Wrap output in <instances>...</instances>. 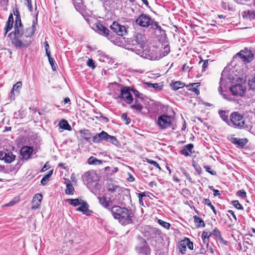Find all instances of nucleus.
<instances>
[{"label": "nucleus", "mask_w": 255, "mask_h": 255, "mask_svg": "<svg viewBox=\"0 0 255 255\" xmlns=\"http://www.w3.org/2000/svg\"><path fill=\"white\" fill-rule=\"evenodd\" d=\"M66 201L70 205L74 207H76L81 205L82 203L83 200L79 199H67Z\"/></svg>", "instance_id": "nucleus-28"}, {"label": "nucleus", "mask_w": 255, "mask_h": 255, "mask_svg": "<svg viewBox=\"0 0 255 255\" xmlns=\"http://www.w3.org/2000/svg\"><path fill=\"white\" fill-rule=\"evenodd\" d=\"M119 188V186L114 185L113 183H110L108 185L107 189L109 191L111 192H114L117 191V189Z\"/></svg>", "instance_id": "nucleus-41"}, {"label": "nucleus", "mask_w": 255, "mask_h": 255, "mask_svg": "<svg viewBox=\"0 0 255 255\" xmlns=\"http://www.w3.org/2000/svg\"><path fill=\"white\" fill-rule=\"evenodd\" d=\"M193 219L197 228L204 227L205 226L204 221L201 218L196 215L193 217Z\"/></svg>", "instance_id": "nucleus-27"}, {"label": "nucleus", "mask_w": 255, "mask_h": 255, "mask_svg": "<svg viewBox=\"0 0 255 255\" xmlns=\"http://www.w3.org/2000/svg\"><path fill=\"white\" fill-rule=\"evenodd\" d=\"M209 60H206L204 61L202 65V71H205L206 68L207 67L208 64Z\"/></svg>", "instance_id": "nucleus-60"}, {"label": "nucleus", "mask_w": 255, "mask_h": 255, "mask_svg": "<svg viewBox=\"0 0 255 255\" xmlns=\"http://www.w3.org/2000/svg\"><path fill=\"white\" fill-rule=\"evenodd\" d=\"M230 120L233 125L237 128H241L245 124L243 116L238 112H234L230 116Z\"/></svg>", "instance_id": "nucleus-9"}, {"label": "nucleus", "mask_w": 255, "mask_h": 255, "mask_svg": "<svg viewBox=\"0 0 255 255\" xmlns=\"http://www.w3.org/2000/svg\"><path fill=\"white\" fill-rule=\"evenodd\" d=\"M219 114L222 119L224 121H227L228 120V116L226 115V112L224 111H220Z\"/></svg>", "instance_id": "nucleus-47"}, {"label": "nucleus", "mask_w": 255, "mask_h": 255, "mask_svg": "<svg viewBox=\"0 0 255 255\" xmlns=\"http://www.w3.org/2000/svg\"><path fill=\"white\" fill-rule=\"evenodd\" d=\"M95 31H96L99 34L105 36L114 43L117 44L118 43V39L116 38L114 39V36L112 35L109 33V30L108 28L104 26L102 24L99 23H98L96 25V29H95Z\"/></svg>", "instance_id": "nucleus-6"}, {"label": "nucleus", "mask_w": 255, "mask_h": 255, "mask_svg": "<svg viewBox=\"0 0 255 255\" xmlns=\"http://www.w3.org/2000/svg\"><path fill=\"white\" fill-rule=\"evenodd\" d=\"M33 148L30 146H25L20 149V155L22 158L25 160H28L31 156L33 152Z\"/></svg>", "instance_id": "nucleus-16"}, {"label": "nucleus", "mask_w": 255, "mask_h": 255, "mask_svg": "<svg viewBox=\"0 0 255 255\" xmlns=\"http://www.w3.org/2000/svg\"><path fill=\"white\" fill-rule=\"evenodd\" d=\"M15 155L8 151H0V159L4 160L5 163H10L13 161Z\"/></svg>", "instance_id": "nucleus-14"}, {"label": "nucleus", "mask_w": 255, "mask_h": 255, "mask_svg": "<svg viewBox=\"0 0 255 255\" xmlns=\"http://www.w3.org/2000/svg\"><path fill=\"white\" fill-rule=\"evenodd\" d=\"M13 26V23L6 21L5 27L4 28V35H6V33L11 29Z\"/></svg>", "instance_id": "nucleus-42"}, {"label": "nucleus", "mask_w": 255, "mask_h": 255, "mask_svg": "<svg viewBox=\"0 0 255 255\" xmlns=\"http://www.w3.org/2000/svg\"><path fill=\"white\" fill-rule=\"evenodd\" d=\"M22 87V83L21 82H17L12 87V90L10 92L11 94L13 93L14 91H15L17 93H19V89H21Z\"/></svg>", "instance_id": "nucleus-38"}, {"label": "nucleus", "mask_w": 255, "mask_h": 255, "mask_svg": "<svg viewBox=\"0 0 255 255\" xmlns=\"http://www.w3.org/2000/svg\"><path fill=\"white\" fill-rule=\"evenodd\" d=\"M122 119L125 122V124L127 125L129 124L130 123V119L127 117L126 113H124L122 115Z\"/></svg>", "instance_id": "nucleus-48"}, {"label": "nucleus", "mask_w": 255, "mask_h": 255, "mask_svg": "<svg viewBox=\"0 0 255 255\" xmlns=\"http://www.w3.org/2000/svg\"><path fill=\"white\" fill-rule=\"evenodd\" d=\"M14 14L16 16L14 31L10 32L8 36L11 40V44L16 48L27 47L31 43L30 38L36 29L37 18L33 20L31 27L24 29L19 11L16 10L14 11Z\"/></svg>", "instance_id": "nucleus-1"}, {"label": "nucleus", "mask_w": 255, "mask_h": 255, "mask_svg": "<svg viewBox=\"0 0 255 255\" xmlns=\"http://www.w3.org/2000/svg\"><path fill=\"white\" fill-rule=\"evenodd\" d=\"M42 199V195L40 194H35L33 198L32 204L33 205L32 207L33 209H36L39 207L41 200Z\"/></svg>", "instance_id": "nucleus-20"}, {"label": "nucleus", "mask_w": 255, "mask_h": 255, "mask_svg": "<svg viewBox=\"0 0 255 255\" xmlns=\"http://www.w3.org/2000/svg\"><path fill=\"white\" fill-rule=\"evenodd\" d=\"M158 223L166 229H169L170 227V224L169 223L164 222L160 219L158 220Z\"/></svg>", "instance_id": "nucleus-43"}, {"label": "nucleus", "mask_w": 255, "mask_h": 255, "mask_svg": "<svg viewBox=\"0 0 255 255\" xmlns=\"http://www.w3.org/2000/svg\"><path fill=\"white\" fill-rule=\"evenodd\" d=\"M237 195L243 199L245 198L247 196V193L244 189L238 191L237 193Z\"/></svg>", "instance_id": "nucleus-45"}, {"label": "nucleus", "mask_w": 255, "mask_h": 255, "mask_svg": "<svg viewBox=\"0 0 255 255\" xmlns=\"http://www.w3.org/2000/svg\"><path fill=\"white\" fill-rule=\"evenodd\" d=\"M82 178L84 183L88 188L91 189L93 187L98 188L99 176L94 171H88L85 172Z\"/></svg>", "instance_id": "nucleus-3"}, {"label": "nucleus", "mask_w": 255, "mask_h": 255, "mask_svg": "<svg viewBox=\"0 0 255 255\" xmlns=\"http://www.w3.org/2000/svg\"><path fill=\"white\" fill-rule=\"evenodd\" d=\"M200 85V83H193L188 85L187 87L189 90L195 92L197 95L199 94V90L197 88Z\"/></svg>", "instance_id": "nucleus-26"}, {"label": "nucleus", "mask_w": 255, "mask_h": 255, "mask_svg": "<svg viewBox=\"0 0 255 255\" xmlns=\"http://www.w3.org/2000/svg\"><path fill=\"white\" fill-rule=\"evenodd\" d=\"M230 141L236 145L237 147L243 148L248 141V139L245 138H240L237 137H231Z\"/></svg>", "instance_id": "nucleus-18"}, {"label": "nucleus", "mask_w": 255, "mask_h": 255, "mask_svg": "<svg viewBox=\"0 0 255 255\" xmlns=\"http://www.w3.org/2000/svg\"><path fill=\"white\" fill-rule=\"evenodd\" d=\"M88 163L91 165H100L103 163V161L99 160L93 156H91L88 159Z\"/></svg>", "instance_id": "nucleus-31"}, {"label": "nucleus", "mask_w": 255, "mask_h": 255, "mask_svg": "<svg viewBox=\"0 0 255 255\" xmlns=\"http://www.w3.org/2000/svg\"><path fill=\"white\" fill-rule=\"evenodd\" d=\"M132 91L133 93V94L137 98H140L143 100V99L140 97V95H142V94H140L138 91H137L135 89L132 90Z\"/></svg>", "instance_id": "nucleus-56"}, {"label": "nucleus", "mask_w": 255, "mask_h": 255, "mask_svg": "<svg viewBox=\"0 0 255 255\" xmlns=\"http://www.w3.org/2000/svg\"><path fill=\"white\" fill-rule=\"evenodd\" d=\"M211 233L210 232L204 231L202 234V239H209V237L211 235Z\"/></svg>", "instance_id": "nucleus-52"}, {"label": "nucleus", "mask_w": 255, "mask_h": 255, "mask_svg": "<svg viewBox=\"0 0 255 255\" xmlns=\"http://www.w3.org/2000/svg\"><path fill=\"white\" fill-rule=\"evenodd\" d=\"M80 207L77 208V210L83 213H86L88 211L89 206L87 203L83 200L82 203L81 204Z\"/></svg>", "instance_id": "nucleus-34"}, {"label": "nucleus", "mask_w": 255, "mask_h": 255, "mask_svg": "<svg viewBox=\"0 0 255 255\" xmlns=\"http://www.w3.org/2000/svg\"><path fill=\"white\" fill-rule=\"evenodd\" d=\"M245 89L240 84H236L230 88V91L234 95L242 96L245 92Z\"/></svg>", "instance_id": "nucleus-17"}, {"label": "nucleus", "mask_w": 255, "mask_h": 255, "mask_svg": "<svg viewBox=\"0 0 255 255\" xmlns=\"http://www.w3.org/2000/svg\"><path fill=\"white\" fill-rule=\"evenodd\" d=\"M193 147L194 145L192 143L188 144L183 146L182 149L180 151V153L186 156H189L192 153Z\"/></svg>", "instance_id": "nucleus-19"}, {"label": "nucleus", "mask_w": 255, "mask_h": 255, "mask_svg": "<svg viewBox=\"0 0 255 255\" xmlns=\"http://www.w3.org/2000/svg\"><path fill=\"white\" fill-rule=\"evenodd\" d=\"M204 168L206 169V171L212 175H215L216 174L215 172L214 171L211 170V167L210 166H205Z\"/></svg>", "instance_id": "nucleus-55"}, {"label": "nucleus", "mask_w": 255, "mask_h": 255, "mask_svg": "<svg viewBox=\"0 0 255 255\" xmlns=\"http://www.w3.org/2000/svg\"><path fill=\"white\" fill-rule=\"evenodd\" d=\"M111 28L114 32L119 36H124L127 33L126 27L120 24L117 22H114L111 25Z\"/></svg>", "instance_id": "nucleus-11"}, {"label": "nucleus", "mask_w": 255, "mask_h": 255, "mask_svg": "<svg viewBox=\"0 0 255 255\" xmlns=\"http://www.w3.org/2000/svg\"><path fill=\"white\" fill-rule=\"evenodd\" d=\"M204 203L207 205L208 206L210 207L211 209L212 210L214 214H217V211L215 209L214 206L212 204L211 202L210 201L209 199H205L204 200Z\"/></svg>", "instance_id": "nucleus-40"}, {"label": "nucleus", "mask_w": 255, "mask_h": 255, "mask_svg": "<svg viewBox=\"0 0 255 255\" xmlns=\"http://www.w3.org/2000/svg\"><path fill=\"white\" fill-rule=\"evenodd\" d=\"M171 88L173 90H178L180 88H183L185 86V84L180 81H176L171 84Z\"/></svg>", "instance_id": "nucleus-29"}, {"label": "nucleus", "mask_w": 255, "mask_h": 255, "mask_svg": "<svg viewBox=\"0 0 255 255\" xmlns=\"http://www.w3.org/2000/svg\"><path fill=\"white\" fill-rule=\"evenodd\" d=\"M172 120L171 116L162 115L158 118L157 125L160 128L165 129L171 126Z\"/></svg>", "instance_id": "nucleus-7"}, {"label": "nucleus", "mask_w": 255, "mask_h": 255, "mask_svg": "<svg viewBox=\"0 0 255 255\" xmlns=\"http://www.w3.org/2000/svg\"><path fill=\"white\" fill-rule=\"evenodd\" d=\"M136 252L141 255H147L149 254L150 249L146 241L141 240L140 244L136 247Z\"/></svg>", "instance_id": "nucleus-15"}, {"label": "nucleus", "mask_w": 255, "mask_h": 255, "mask_svg": "<svg viewBox=\"0 0 255 255\" xmlns=\"http://www.w3.org/2000/svg\"><path fill=\"white\" fill-rule=\"evenodd\" d=\"M147 162L148 163H149V164L153 165L154 166L158 168L160 170H161V168H160L159 164L157 162H156L155 161L151 160V159H147Z\"/></svg>", "instance_id": "nucleus-49"}, {"label": "nucleus", "mask_w": 255, "mask_h": 255, "mask_svg": "<svg viewBox=\"0 0 255 255\" xmlns=\"http://www.w3.org/2000/svg\"><path fill=\"white\" fill-rule=\"evenodd\" d=\"M243 16L245 18L253 20L255 19V11L249 10L248 11H244Z\"/></svg>", "instance_id": "nucleus-24"}, {"label": "nucleus", "mask_w": 255, "mask_h": 255, "mask_svg": "<svg viewBox=\"0 0 255 255\" xmlns=\"http://www.w3.org/2000/svg\"><path fill=\"white\" fill-rule=\"evenodd\" d=\"M136 23L142 27H148L150 25H154L152 27L156 29H161V27L159 26L157 22L153 21L149 16L145 14H142L136 19Z\"/></svg>", "instance_id": "nucleus-4"}, {"label": "nucleus", "mask_w": 255, "mask_h": 255, "mask_svg": "<svg viewBox=\"0 0 255 255\" xmlns=\"http://www.w3.org/2000/svg\"><path fill=\"white\" fill-rule=\"evenodd\" d=\"M130 108L134 109L136 111L141 112V110L143 109V106L139 103L138 102L137 100H136L135 101L134 104L131 105L130 106Z\"/></svg>", "instance_id": "nucleus-37"}, {"label": "nucleus", "mask_w": 255, "mask_h": 255, "mask_svg": "<svg viewBox=\"0 0 255 255\" xmlns=\"http://www.w3.org/2000/svg\"><path fill=\"white\" fill-rule=\"evenodd\" d=\"M105 131H102L99 133H97L93 137V141L94 142H100L101 140L105 139Z\"/></svg>", "instance_id": "nucleus-22"}, {"label": "nucleus", "mask_w": 255, "mask_h": 255, "mask_svg": "<svg viewBox=\"0 0 255 255\" xmlns=\"http://www.w3.org/2000/svg\"><path fill=\"white\" fill-rule=\"evenodd\" d=\"M145 41V37L144 35L142 33H137L133 36L132 42L133 45L137 44V47L135 49L140 48L143 49L144 48Z\"/></svg>", "instance_id": "nucleus-10"}, {"label": "nucleus", "mask_w": 255, "mask_h": 255, "mask_svg": "<svg viewBox=\"0 0 255 255\" xmlns=\"http://www.w3.org/2000/svg\"><path fill=\"white\" fill-rule=\"evenodd\" d=\"M187 243H186V239L180 241L178 243V249L180 253L185 254L187 249Z\"/></svg>", "instance_id": "nucleus-25"}, {"label": "nucleus", "mask_w": 255, "mask_h": 255, "mask_svg": "<svg viewBox=\"0 0 255 255\" xmlns=\"http://www.w3.org/2000/svg\"><path fill=\"white\" fill-rule=\"evenodd\" d=\"M81 133L86 136V137H85V138L86 139L90 138V137L89 136V130H88L84 129V130L81 131Z\"/></svg>", "instance_id": "nucleus-59"}, {"label": "nucleus", "mask_w": 255, "mask_h": 255, "mask_svg": "<svg viewBox=\"0 0 255 255\" xmlns=\"http://www.w3.org/2000/svg\"><path fill=\"white\" fill-rule=\"evenodd\" d=\"M74 192V188L71 183H68L66 185V189L65 190V193L66 194L73 195Z\"/></svg>", "instance_id": "nucleus-36"}, {"label": "nucleus", "mask_w": 255, "mask_h": 255, "mask_svg": "<svg viewBox=\"0 0 255 255\" xmlns=\"http://www.w3.org/2000/svg\"><path fill=\"white\" fill-rule=\"evenodd\" d=\"M214 192V195L215 196H217L220 195V192L218 190L215 189L213 191Z\"/></svg>", "instance_id": "nucleus-64"}, {"label": "nucleus", "mask_w": 255, "mask_h": 255, "mask_svg": "<svg viewBox=\"0 0 255 255\" xmlns=\"http://www.w3.org/2000/svg\"><path fill=\"white\" fill-rule=\"evenodd\" d=\"M233 205L238 209H243V206L239 203L238 200H234L232 202Z\"/></svg>", "instance_id": "nucleus-46"}, {"label": "nucleus", "mask_w": 255, "mask_h": 255, "mask_svg": "<svg viewBox=\"0 0 255 255\" xmlns=\"http://www.w3.org/2000/svg\"><path fill=\"white\" fill-rule=\"evenodd\" d=\"M119 97L124 99L128 104H130L133 100L129 88L127 87H125L121 90Z\"/></svg>", "instance_id": "nucleus-13"}, {"label": "nucleus", "mask_w": 255, "mask_h": 255, "mask_svg": "<svg viewBox=\"0 0 255 255\" xmlns=\"http://www.w3.org/2000/svg\"><path fill=\"white\" fill-rule=\"evenodd\" d=\"M181 171L182 173L184 175V176L186 177L187 179L190 182H192V178H191L190 175L187 172L186 170L184 168H181Z\"/></svg>", "instance_id": "nucleus-51"}, {"label": "nucleus", "mask_w": 255, "mask_h": 255, "mask_svg": "<svg viewBox=\"0 0 255 255\" xmlns=\"http://www.w3.org/2000/svg\"><path fill=\"white\" fill-rule=\"evenodd\" d=\"M186 243H187V248L191 250L193 249V244L191 242L189 239L186 238Z\"/></svg>", "instance_id": "nucleus-54"}, {"label": "nucleus", "mask_w": 255, "mask_h": 255, "mask_svg": "<svg viewBox=\"0 0 255 255\" xmlns=\"http://www.w3.org/2000/svg\"><path fill=\"white\" fill-rule=\"evenodd\" d=\"M8 22H11V23H13V15L12 14H10L9 16H8V20L7 21Z\"/></svg>", "instance_id": "nucleus-63"}, {"label": "nucleus", "mask_w": 255, "mask_h": 255, "mask_svg": "<svg viewBox=\"0 0 255 255\" xmlns=\"http://www.w3.org/2000/svg\"><path fill=\"white\" fill-rule=\"evenodd\" d=\"M19 199L17 198H14L12 200L10 201L7 204L5 205L6 206H11L14 205L16 203L18 202Z\"/></svg>", "instance_id": "nucleus-53"}, {"label": "nucleus", "mask_w": 255, "mask_h": 255, "mask_svg": "<svg viewBox=\"0 0 255 255\" xmlns=\"http://www.w3.org/2000/svg\"><path fill=\"white\" fill-rule=\"evenodd\" d=\"M52 173H53V170H50L48 172V174H46L45 175H44L43 177V178H42V179L41 180V183L44 185H46L47 183V182H48L49 178L51 176Z\"/></svg>", "instance_id": "nucleus-33"}, {"label": "nucleus", "mask_w": 255, "mask_h": 255, "mask_svg": "<svg viewBox=\"0 0 255 255\" xmlns=\"http://www.w3.org/2000/svg\"><path fill=\"white\" fill-rule=\"evenodd\" d=\"M248 85L252 90H255V75L248 76Z\"/></svg>", "instance_id": "nucleus-30"}, {"label": "nucleus", "mask_w": 255, "mask_h": 255, "mask_svg": "<svg viewBox=\"0 0 255 255\" xmlns=\"http://www.w3.org/2000/svg\"><path fill=\"white\" fill-rule=\"evenodd\" d=\"M26 1V5L28 7V9L30 11H32V4H31V0H25Z\"/></svg>", "instance_id": "nucleus-57"}, {"label": "nucleus", "mask_w": 255, "mask_h": 255, "mask_svg": "<svg viewBox=\"0 0 255 255\" xmlns=\"http://www.w3.org/2000/svg\"><path fill=\"white\" fill-rule=\"evenodd\" d=\"M130 49L134 51L136 54L139 55L140 57L144 58H146L150 60H155L158 59L157 56H154V54L151 52L147 47L144 45V48L134 49L131 48Z\"/></svg>", "instance_id": "nucleus-5"}, {"label": "nucleus", "mask_w": 255, "mask_h": 255, "mask_svg": "<svg viewBox=\"0 0 255 255\" xmlns=\"http://www.w3.org/2000/svg\"><path fill=\"white\" fill-rule=\"evenodd\" d=\"M59 126L61 128L66 130H70L71 129L70 126L65 120H61L59 123Z\"/></svg>", "instance_id": "nucleus-32"}, {"label": "nucleus", "mask_w": 255, "mask_h": 255, "mask_svg": "<svg viewBox=\"0 0 255 255\" xmlns=\"http://www.w3.org/2000/svg\"><path fill=\"white\" fill-rule=\"evenodd\" d=\"M193 166L194 167L196 171L199 174L201 170V168L200 166H196L194 164H193Z\"/></svg>", "instance_id": "nucleus-62"}, {"label": "nucleus", "mask_w": 255, "mask_h": 255, "mask_svg": "<svg viewBox=\"0 0 255 255\" xmlns=\"http://www.w3.org/2000/svg\"><path fill=\"white\" fill-rule=\"evenodd\" d=\"M100 204L105 208L111 210V207L113 205V200L111 198L108 197L106 194L98 197Z\"/></svg>", "instance_id": "nucleus-12"}, {"label": "nucleus", "mask_w": 255, "mask_h": 255, "mask_svg": "<svg viewBox=\"0 0 255 255\" xmlns=\"http://www.w3.org/2000/svg\"><path fill=\"white\" fill-rule=\"evenodd\" d=\"M44 45H45V48L46 54L48 55L50 53V51L48 50V49L49 48V45L47 41L44 42Z\"/></svg>", "instance_id": "nucleus-58"}, {"label": "nucleus", "mask_w": 255, "mask_h": 255, "mask_svg": "<svg viewBox=\"0 0 255 255\" xmlns=\"http://www.w3.org/2000/svg\"><path fill=\"white\" fill-rule=\"evenodd\" d=\"M161 50L160 51V53L158 57V59L161 58L166 55H167L170 52V47L168 45H165L163 47H161Z\"/></svg>", "instance_id": "nucleus-23"}, {"label": "nucleus", "mask_w": 255, "mask_h": 255, "mask_svg": "<svg viewBox=\"0 0 255 255\" xmlns=\"http://www.w3.org/2000/svg\"><path fill=\"white\" fill-rule=\"evenodd\" d=\"M110 211L114 218L118 220L122 225H128L132 221L131 212L127 208L114 206L111 208Z\"/></svg>", "instance_id": "nucleus-2"}, {"label": "nucleus", "mask_w": 255, "mask_h": 255, "mask_svg": "<svg viewBox=\"0 0 255 255\" xmlns=\"http://www.w3.org/2000/svg\"><path fill=\"white\" fill-rule=\"evenodd\" d=\"M87 65L88 67H91L92 69H95L96 67L95 62L92 59H88L87 62Z\"/></svg>", "instance_id": "nucleus-50"}, {"label": "nucleus", "mask_w": 255, "mask_h": 255, "mask_svg": "<svg viewBox=\"0 0 255 255\" xmlns=\"http://www.w3.org/2000/svg\"><path fill=\"white\" fill-rule=\"evenodd\" d=\"M213 234L214 235H215L216 237H221L220 232L217 229H215L214 230Z\"/></svg>", "instance_id": "nucleus-61"}, {"label": "nucleus", "mask_w": 255, "mask_h": 255, "mask_svg": "<svg viewBox=\"0 0 255 255\" xmlns=\"http://www.w3.org/2000/svg\"><path fill=\"white\" fill-rule=\"evenodd\" d=\"M224 80L222 77L221 78V80H220V86H219V87L218 88V90H219V92L222 95L224 99H228L227 98V97H226V95L225 94L222 93V92H223V87H222L224 85Z\"/></svg>", "instance_id": "nucleus-39"}, {"label": "nucleus", "mask_w": 255, "mask_h": 255, "mask_svg": "<svg viewBox=\"0 0 255 255\" xmlns=\"http://www.w3.org/2000/svg\"><path fill=\"white\" fill-rule=\"evenodd\" d=\"M46 55L48 57L49 62L50 65L51 66L53 70H54V71L56 69V67L54 65V60L52 59V58L51 57L50 53L48 55Z\"/></svg>", "instance_id": "nucleus-44"}, {"label": "nucleus", "mask_w": 255, "mask_h": 255, "mask_svg": "<svg viewBox=\"0 0 255 255\" xmlns=\"http://www.w3.org/2000/svg\"><path fill=\"white\" fill-rule=\"evenodd\" d=\"M104 140L109 141L115 145L118 146L119 141L116 137L109 135L107 132H105Z\"/></svg>", "instance_id": "nucleus-21"}, {"label": "nucleus", "mask_w": 255, "mask_h": 255, "mask_svg": "<svg viewBox=\"0 0 255 255\" xmlns=\"http://www.w3.org/2000/svg\"><path fill=\"white\" fill-rule=\"evenodd\" d=\"M253 54L252 51L247 49H245L238 53L235 58H240L245 63H248L253 60Z\"/></svg>", "instance_id": "nucleus-8"}, {"label": "nucleus", "mask_w": 255, "mask_h": 255, "mask_svg": "<svg viewBox=\"0 0 255 255\" xmlns=\"http://www.w3.org/2000/svg\"><path fill=\"white\" fill-rule=\"evenodd\" d=\"M149 88H152L155 90H161L162 89V85H160L159 83H151L147 82L145 83Z\"/></svg>", "instance_id": "nucleus-35"}]
</instances>
